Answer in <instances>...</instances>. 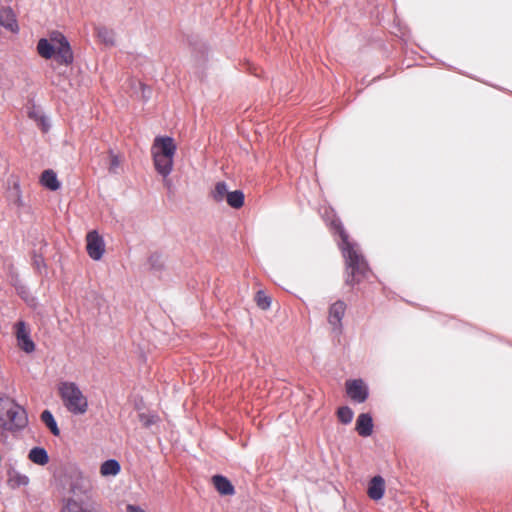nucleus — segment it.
I'll list each match as a JSON object with an SVG mask.
<instances>
[{
	"instance_id": "21",
	"label": "nucleus",
	"mask_w": 512,
	"mask_h": 512,
	"mask_svg": "<svg viewBox=\"0 0 512 512\" xmlns=\"http://www.w3.org/2000/svg\"><path fill=\"white\" fill-rule=\"evenodd\" d=\"M29 482H30V479L27 475H24V474H21L18 472H14V473L10 474L9 483L14 488H18L21 486H27L29 484Z\"/></svg>"
},
{
	"instance_id": "18",
	"label": "nucleus",
	"mask_w": 512,
	"mask_h": 512,
	"mask_svg": "<svg viewBox=\"0 0 512 512\" xmlns=\"http://www.w3.org/2000/svg\"><path fill=\"white\" fill-rule=\"evenodd\" d=\"M95 30H96L97 37L99 38V40L101 42H103L106 45H110V46L115 44V41H116L115 33L111 29H109L108 27L99 25L95 28Z\"/></svg>"
},
{
	"instance_id": "19",
	"label": "nucleus",
	"mask_w": 512,
	"mask_h": 512,
	"mask_svg": "<svg viewBox=\"0 0 512 512\" xmlns=\"http://www.w3.org/2000/svg\"><path fill=\"white\" fill-rule=\"evenodd\" d=\"M232 191H229L228 186L224 182H218L215 185V188L212 192L213 199L216 202H222L228 198L229 193Z\"/></svg>"
},
{
	"instance_id": "26",
	"label": "nucleus",
	"mask_w": 512,
	"mask_h": 512,
	"mask_svg": "<svg viewBox=\"0 0 512 512\" xmlns=\"http://www.w3.org/2000/svg\"><path fill=\"white\" fill-rule=\"evenodd\" d=\"M347 257H348V260H349V265L353 267L352 273H354V271L356 269L360 268V265H361L360 257L356 254V252H354L352 250H348Z\"/></svg>"
},
{
	"instance_id": "25",
	"label": "nucleus",
	"mask_w": 512,
	"mask_h": 512,
	"mask_svg": "<svg viewBox=\"0 0 512 512\" xmlns=\"http://www.w3.org/2000/svg\"><path fill=\"white\" fill-rule=\"evenodd\" d=\"M256 303L262 310H267L271 305V299L263 292H258L256 295Z\"/></svg>"
},
{
	"instance_id": "16",
	"label": "nucleus",
	"mask_w": 512,
	"mask_h": 512,
	"mask_svg": "<svg viewBox=\"0 0 512 512\" xmlns=\"http://www.w3.org/2000/svg\"><path fill=\"white\" fill-rule=\"evenodd\" d=\"M40 182L43 186L52 191L58 190L61 186V183L58 180L56 173L51 169L42 172Z\"/></svg>"
},
{
	"instance_id": "23",
	"label": "nucleus",
	"mask_w": 512,
	"mask_h": 512,
	"mask_svg": "<svg viewBox=\"0 0 512 512\" xmlns=\"http://www.w3.org/2000/svg\"><path fill=\"white\" fill-rule=\"evenodd\" d=\"M353 415V411L347 406L340 407L337 411L338 419L343 424H349L353 419Z\"/></svg>"
},
{
	"instance_id": "29",
	"label": "nucleus",
	"mask_w": 512,
	"mask_h": 512,
	"mask_svg": "<svg viewBox=\"0 0 512 512\" xmlns=\"http://www.w3.org/2000/svg\"><path fill=\"white\" fill-rule=\"evenodd\" d=\"M34 264L38 269H41V267H45L44 260L41 257H35Z\"/></svg>"
},
{
	"instance_id": "2",
	"label": "nucleus",
	"mask_w": 512,
	"mask_h": 512,
	"mask_svg": "<svg viewBox=\"0 0 512 512\" xmlns=\"http://www.w3.org/2000/svg\"><path fill=\"white\" fill-rule=\"evenodd\" d=\"M58 394L68 412L74 415H83L88 411V398L75 382H60Z\"/></svg>"
},
{
	"instance_id": "6",
	"label": "nucleus",
	"mask_w": 512,
	"mask_h": 512,
	"mask_svg": "<svg viewBox=\"0 0 512 512\" xmlns=\"http://www.w3.org/2000/svg\"><path fill=\"white\" fill-rule=\"evenodd\" d=\"M6 196L17 206H23V197L20 187V180L16 175H10L5 183Z\"/></svg>"
},
{
	"instance_id": "1",
	"label": "nucleus",
	"mask_w": 512,
	"mask_h": 512,
	"mask_svg": "<svg viewBox=\"0 0 512 512\" xmlns=\"http://www.w3.org/2000/svg\"><path fill=\"white\" fill-rule=\"evenodd\" d=\"M177 144L170 136H156L151 145L153 165L158 174L166 178L173 170Z\"/></svg>"
},
{
	"instance_id": "13",
	"label": "nucleus",
	"mask_w": 512,
	"mask_h": 512,
	"mask_svg": "<svg viewBox=\"0 0 512 512\" xmlns=\"http://www.w3.org/2000/svg\"><path fill=\"white\" fill-rule=\"evenodd\" d=\"M121 472V465L115 459L102 462L99 466V473L103 478L116 477Z\"/></svg>"
},
{
	"instance_id": "14",
	"label": "nucleus",
	"mask_w": 512,
	"mask_h": 512,
	"mask_svg": "<svg viewBox=\"0 0 512 512\" xmlns=\"http://www.w3.org/2000/svg\"><path fill=\"white\" fill-rule=\"evenodd\" d=\"M356 430L361 436H370L373 431L372 418L367 413H362L358 416L356 421Z\"/></svg>"
},
{
	"instance_id": "7",
	"label": "nucleus",
	"mask_w": 512,
	"mask_h": 512,
	"mask_svg": "<svg viewBox=\"0 0 512 512\" xmlns=\"http://www.w3.org/2000/svg\"><path fill=\"white\" fill-rule=\"evenodd\" d=\"M16 339L18 347L25 353H32L35 350V344L30 338V332L24 322L16 324Z\"/></svg>"
},
{
	"instance_id": "10",
	"label": "nucleus",
	"mask_w": 512,
	"mask_h": 512,
	"mask_svg": "<svg viewBox=\"0 0 512 512\" xmlns=\"http://www.w3.org/2000/svg\"><path fill=\"white\" fill-rule=\"evenodd\" d=\"M0 25L11 33H17L19 26L15 13L10 8H3L0 11Z\"/></svg>"
},
{
	"instance_id": "24",
	"label": "nucleus",
	"mask_w": 512,
	"mask_h": 512,
	"mask_svg": "<svg viewBox=\"0 0 512 512\" xmlns=\"http://www.w3.org/2000/svg\"><path fill=\"white\" fill-rule=\"evenodd\" d=\"M121 165V157L114 152H109V171L111 173H118V170Z\"/></svg>"
},
{
	"instance_id": "11",
	"label": "nucleus",
	"mask_w": 512,
	"mask_h": 512,
	"mask_svg": "<svg viewBox=\"0 0 512 512\" xmlns=\"http://www.w3.org/2000/svg\"><path fill=\"white\" fill-rule=\"evenodd\" d=\"M346 311V304L343 301H336L329 309V323L334 328H340L342 318Z\"/></svg>"
},
{
	"instance_id": "27",
	"label": "nucleus",
	"mask_w": 512,
	"mask_h": 512,
	"mask_svg": "<svg viewBox=\"0 0 512 512\" xmlns=\"http://www.w3.org/2000/svg\"><path fill=\"white\" fill-rule=\"evenodd\" d=\"M71 506H77L76 505V502L75 501H68L67 503V506H66V509L69 510V512H96L92 509H87V508H83V507H77L76 510L72 511L71 510Z\"/></svg>"
},
{
	"instance_id": "22",
	"label": "nucleus",
	"mask_w": 512,
	"mask_h": 512,
	"mask_svg": "<svg viewBox=\"0 0 512 512\" xmlns=\"http://www.w3.org/2000/svg\"><path fill=\"white\" fill-rule=\"evenodd\" d=\"M41 419L49 427V429L54 435L59 434V428L51 412H49L48 410L43 411Z\"/></svg>"
},
{
	"instance_id": "17",
	"label": "nucleus",
	"mask_w": 512,
	"mask_h": 512,
	"mask_svg": "<svg viewBox=\"0 0 512 512\" xmlns=\"http://www.w3.org/2000/svg\"><path fill=\"white\" fill-rule=\"evenodd\" d=\"M28 458L33 463L41 466L46 465L49 461L47 452L45 451V449L40 447L32 448L28 454Z\"/></svg>"
},
{
	"instance_id": "15",
	"label": "nucleus",
	"mask_w": 512,
	"mask_h": 512,
	"mask_svg": "<svg viewBox=\"0 0 512 512\" xmlns=\"http://www.w3.org/2000/svg\"><path fill=\"white\" fill-rule=\"evenodd\" d=\"M212 483L219 494L223 496H230L234 494V487L227 478L221 475H215L212 477Z\"/></svg>"
},
{
	"instance_id": "12",
	"label": "nucleus",
	"mask_w": 512,
	"mask_h": 512,
	"mask_svg": "<svg viewBox=\"0 0 512 512\" xmlns=\"http://www.w3.org/2000/svg\"><path fill=\"white\" fill-rule=\"evenodd\" d=\"M54 56L56 60L61 64L68 65L73 61V54L70 45L63 36L60 39V43Z\"/></svg>"
},
{
	"instance_id": "20",
	"label": "nucleus",
	"mask_w": 512,
	"mask_h": 512,
	"mask_svg": "<svg viewBox=\"0 0 512 512\" xmlns=\"http://www.w3.org/2000/svg\"><path fill=\"white\" fill-rule=\"evenodd\" d=\"M225 201L232 208H241L244 204V194L240 190L232 191L229 193L228 198Z\"/></svg>"
},
{
	"instance_id": "3",
	"label": "nucleus",
	"mask_w": 512,
	"mask_h": 512,
	"mask_svg": "<svg viewBox=\"0 0 512 512\" xmlns=\"http://www.w3.org/2000/svg\"><path fill=\"white\" fill-rule=\"evenodd\" d=\"M26 412L7 396L0 395V427L8 431L23 429L27 425Z\"/></svg>"
},
{
	"instance_id": "5",
	"label": "nucleus",
	"mask_w": 512,
	"mask_h": 512,
	"mask_svg": "<svg viewBox=\"0 0 512 512\" xmlns=\"http://www.w3.org/2000/svg\"><path fill=\"white\" fill-rule=\"evenodd\" d=\"M346 392L351 400L363 403L368 398V386L362 379H353L346 382Z\"/></svg>"
},
{
	"instance_id": "9",
	"label": "nucleus",
	"mask_w": 512,
	"mask_h": 512,
	"mask_svg": "<svg viewBox=\"0 0 512 512\" xmlns=\"http://www.w3.org/2000/svg\"><path fill=\"white\" fill-rule=\"evenodd\" d=\"M385 488L384 478L379 475L374 476L368 483L367 494L372 500L379 501L384 496Z\"/></svg>"
},
{
	"instance_id": "8",
	"label": "nucleus",
	"mask_w": 512,
	"mask_h": 512,
	"mask_svg": "<svg viewBox=\"0 0 512 512\" xmlns=\"http://www.w3.org/2000/svg\"><path fill=\"white\" fill-rule=\"evenodd\" d=\"M62 35H56L48 39H40L37 45L38 53L46 59L53 57L56 53V49L60 43Z\"/></svg>"
},
{
	"instance_id": "4",
	"label": "nucleus",
	"mask_w": 512,
	"mask_h": 512,
	"mask_svg": "<svg viewBox=\"0 0 512 512\" xmlns=\"http://www.w3.org/2000/svg\"><path fill=\"white\" fill-rule=\"evenodd\" d=\"M86 249L93 260H100L105 252V244L102 236L95 230L90 231L86 236Z\"/></svg>"
},
{
	"instance_id": "28",
	"label": "nucleus",
	"mask_w": 512,
	"mask_h": 512,
	"mask_svg": "<svg viewBox=\"0 0 512 512\" xmlns=\"http://www.w3.org/2000/svg\"><path fill=\"white\" fill-rule=\"evenodd\" d=\"M126 512H148L141 506L135 505V504H128L126 506Z\"/></svg>"
}]
</instances>
